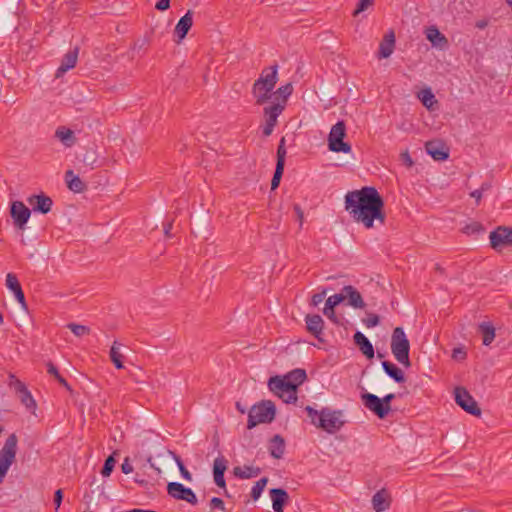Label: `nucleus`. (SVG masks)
I'll return each mask as SVG.
<instances>
[{"mask_svg":"<svg viewBox=\"0 0 512 512\" xmlns=\"http://www.w3.org/2000/svg\"><path fill=\"white\" fill-rule=\"evenodd\" d=\"M345 210L352 219L363 224L367 229L374 227L377 220L381 225L386 222L384 199L375 187L364 186L361 189L349 191L345 195Z\"/></svg>","mask_w":512,"mask_h":512,"instance_id":"1","label":"nucleus"},{"mask_svg":"<svg viewBox=\"0 0 512 512\" xmlns=\"http://www.w3.org/2000/svg\"><path fill=\"white\" fill-rule=\"evenodd\" d=\"M278 81V65H272L262 70L259 78L252 86V95L256 105H264L273 101V90Z\"/></svg>","mask_w":512,"mask_h":512,"instance_id":"2","label":"nucleus"},{"mask_svg":"<svg viewBox=\"0 0 512 512\" xmlns=\"http://www.w3.org/2000/svg\"><path fill=\"white\" fill-rule=\"evenodd\" d=\"M390 346L395 359L406 368L410 367V342L402 327L394 328L391 336Z\"/></svg>","mask_w":512,"mask_h":512,"instance_id":"3","label":"nucleus"},{"mask_svg":"<svg viewBox=\"0 0 512 512\" xmlns=\"http://www.w3.org/2000/svg\"><path fill=\"white\" fill-rule=\"evenodd\" d=\"M276 414L275 404L270 400H263L253 405L248 413L247 428L253 429L261 423H271Z\"/></svg>","mask_w":512,"mask_h":512,"instance_id":"4","label":"nucleus"},{"mask_svg":"<svg viewBox=\"0 0 512 512\" xmlns=\"http://www.w3.org/2000/svg\"><path fill=\"white\" fill-rule=\"evenodd\" d=\"M395 399V394L389 393L383 398L372 393H362L361 400L364 406L373 412L378 418L384 419L391 411V402Z\"/></svg>","mask_w":512,"mask_h":512,"instance_id":"5","label":"nucleus"},{"mask_svg":"<svg viewBox=\"0 0 512 512\" xmlns=\"http://www.w3.org/2000/svg\"><path fill=\"white\" fill-rule=\"evenodd\" d=\"M346 137V124L344 121H338L332 126L328 135V148L335 153H350L351 145L344 141Z\"/></svg>","mask_w":512,"mask_h":512,"instance_id":"6","label":"nucleus"},{"mask_svg":"<svg viewBox=\"0 0 512 512\" xmlns=\"http://www.w3.org/2000/svg\"><path fill=\"white\" fill-rule=\"evenodd\" d=\"M342 416L343 412L341 410H332L328 407H324L320 411L317 428L330 434L335 433L344 425Z\"/></svg>","mask_w":512,"mask_h":512,"instance_id":"7","label":"nucleus"},{"mask_svg":"<svg viewBox=\"0 0 512 512\" xmlns=\"http://www.w3.org/2000/svg\"><path fill=\"white\" fill-rule=\"evenodd\" d=\"M18 438L16 434H10L0 450V474L6 476L10 466L15 460L17 453Z\"/></svg>","mask_w":512,"mask_h":512,"instance_id":"8","label":"nucleus"},{"mask_svg":"<svg viewBox=\"0 0 512 512\" xmlns=\"http://www.w3.org/2000/svg\"><path fill=\"white\" fill-rule=\"evenodd\" d=\"M455 402L459 405L465 412L479 417L481 416V408L475 399L471 396L468 390L462 386H458L454 390Z\"/></svg>","mask_w":512,"mask_h":512,"instance_id":"9","label":"nucleus"},{"mask_svg":"<svg viewBox=\"0 0 512 512\" xmlns=\"http://www.w3.org/2000/svg\"><path fill=\"white\" fill-rule=\"evenodd\" d=\"M285 110L283 105L279 103H271L270 105L264 107L263 114L265 118V124L262 127V133L265 137H268L272 134L274 127L277 125V119Z\"/></svg>","mask_w":512,"mask_h":512,"instance_id":"10","label":"nucleus"},{"mask_svg":"<svg viewBox=\"0 0 512 512\" xmlns=\"http://www.w3.org/2000/svg\"><path fill=\"white\" fill-rule=\"evenodd\" d=\"M9 386L14 388L21 403L30 411L36 409V401L34 400L31 392L27 389L26 385L20 381L16 376L10 375Z\"/></svg>","mask_w":512,"mask_h":512,"instance_id":"11","label":"nucleus"},{"mask_svg":"<svg viewBox=\"0 0 512 512\" xmlns=\"http://www.w3.org/2000/svg\"><path fill=\"white\" fill-rule=\"evenodd\" d=\"M10 215L15 227L24 230L31 216V210L22 201H13L10 206Z\"/></svg>","mask_w":512,"mask_h":512,"instance_id":"12","label":"nucleus"},{"mask_svg":"<svg viewBox=\"0 0 512 512\" xmlns=\"http://www.w3.org/2000/svg\"><path fill=\"white\" fill-rule=\"evenodd\" d=\"M490 245L498 250L504 246H512V227L498 226L489 235Z\"/></svg>","mask_w":512,"mask_h":512,"instance_id":"13","label":"nucleus"},{"mask_svg":"<svg viewBox=\"0 0 512 512\" xmlns=\"http://www.w3.org/2000/svg\"><path fill=\"white\" fill-rule=\"evenodd\" d=\"M168 494L177 499L184 500L192 505L198 503L197 497L191 488L185 487L183 484L178 482H169L167 485Z\"/></svg>","mask_w":512,"mask_h":512,"instance_id":"14","label":"nucleus"},{"mask_svg":"<svg viewBox=\"0 0 512 512\" xmlns=\"http://www.w3.org/2000/svg\"><path fill=\"white\" fill-rule=\"evenodd\" d=\"M425 150L436 161H445L449 158V148L442 140L427 141Z\"/></svg>","mask_w":512,"mask_h":512,"instance_id":"15","label":"nucleus"},{"mask_svg":"<svg viewBox=\"0 0 512 512\" xmlns=\"http://www.w3.org/2000/svg\"><path fill=\"white\" fill-rule=\"evenodd\" d=\"M27 202L32 206L33 211L41 214L49 213L53 205L52 199L44 193L29 196Z\"/></svg>","mask_w":512,"mask_h":512,"instance_id":"16","label":"nucleus"},{"mask_svg":"<svg viewBox=\"0 0 512 512\" xmlns=\"http://www.w3.org/2000/svg\"><path fill=\"white\" fill-rule=\"evenodd\" d=\"M305 323L308 332L322 342L323 339L321 336L324 328V320L322 317L318 314H308L305 317Z\"/></svg>","mask_w":512,"mask_h":512,"instance_id":"17","label":"nucleus"},{"mask_svg":"<svg viewBox=\"0 0 512 512\" xmlns=\"http://www.w3.org/2000/svg\"><path fill=\"white\" fill-rule=\"evenodd\" d=\"M193 11L188 10L184 16H182L175 27V35L177 36L176 43H180L188 34L189 30L193 25Z\"/></svg>","mask_w":512,"mask_h":512,"instance_id":"18","label":"nucleus"},{"mask_svg":"<svg viewBox=\"0 0 512 512\" xmlns=\"http://www.w3.org/2000/svg\"><path fill=\"white\" fill-rule=\"evenodd\" d=\"M272 507L275 512H284L285 506L288 504L290 497L283 488H272L269 491Z\"/></svg>","mask_w":512,"mask_h":512,"instance_id":"19","label":"nucleus"},{"mask_svg":"<svg viewBox=\"0 0 512 512\" xmlns=\"http://www.w3.org/2000/svg\"><path fill=\"white\" fill-rule=\"evenodd\" d=\"M268 387L278 397H284V394L294 390V385H291L284 376H273L268 381Z\"/></svg>","mask_w":512,"mask_h":512,"instance_id":"20","label":"nucleus"},{"mask_svg":"<svg viewBox=\"0 0 512 512\" xmlns=\"http://www.w3.org/2000/svg\"><path fill=\"white\" fill-rule=\"evenodd\" d=\"M227 469V460L224 457H218L214 460L213 464V475L215 484L225 490V495L228 497L229 494L226 490V482L224 473Z\"/></svg>","mask_w":512,"mask_h":512,"instance_id":"21","label":"nucleus"},{"mask_svg":"<svg viewBox=\"0 0 512 512\" xmlns=\"http://www.w3.org/2000/svg\"><path fill=\"white\" fill-rule=\"evenodd\" d=\"M344 300H348V305L356 309H363L366 306L360 292L352 285H346L342 288Z\"/></svg>","mask_w":512,"mask_h":512,"instance_id":"22","label":"nucleus"},{"mask_svg":"<svg viewBox=\"0 0 512 512\" xmlns=\"http://www.w3.org/2000/svg\"><path fill=\"white\" fill-rule=\"evenodd\" d=\"M426 38L431 42L432 46L441 50L447 49L449 41L447 37L442 34L436 26H430L425 31Z\"/></svg>","mask_w":512,"mask_h":512,"instance_id":"23","label":"nucleus"},{"mask_svg":"<svg viewBox=\"0 0 512 512\" xmlns=\"http://www.w3.org/2000/svg\"><path fill=\"white\" fill-rule=\"evenodd\" d=\"M79 48L75 47L73 50L68 51L62 58L61 64L58 67L55 76L58 78L66 73L68 70L75 67L78 59Z\"/></svg>","mask_w":512,"mask_h":512,"instance_id":"24","label":"nucleus"},{"mask_svg":"<svg viewBox=\"0 0 512 512\" xmlns=\"http://www.w3.org/2000/svg\"><path fill=\"white\" fill-rule=\"evenodd\" d=\"M353 340L355 345L359 348L362 354L367 357V359H372L374 357V347L363 333L360 331L355 332Z\"/></svg>","mask_w":512,"mask_h":512,"instance_id":"25","label":"nucleus"},{"mask_svg":"<svg viewBox=\"0 0 512 512\" xmlns=\"http://www.w3.org/2000/svg\"><path fill=\"white\" fill-rule=\"evenodd\" d=\"M395 47V34L391 30L389 31L379 45V52L378 57L381 58H388L394 50Z\"/></svg>","mask_w":512,"mask_h":512,"instance_id":"26","label":"nucleus"},{"mask_svg":"<svg viewBox=\"0 0 512 512\" xmlns=\"http://www.w3.org/2000/svg\"><path fill=\"white\" fill-rule=\"evenodd\" d=\"M372 506L376 512H383L390 506V495L385 489L377 491L372 497Z\"/></svg>","mask_w":512,"mask_h":512,"instance_id":"27","label":"nucleus"},{"mask_svg":"<svg viewBox=\"0 0 512 512\" xmlns=\"http://www.w3.org/2000/svg\"><path fill=\"white\" fill-rule=\"evenodd\" d=\"M268 450L273 458L281 459L285 452L284 438L279 434L274 435L269 441Z\"/></svg>","mask_w":512,"mask_h":512,"instance_id":"28","label":"nucleus"},{"mask_svg":"<svg viewBox=\"0 0 512 512\" xmlns=\"http://www.w3.org/2000/svg\"><path fill=\"white\" fill-rule=\"evenodd\" d=\"M65 180L68 188L74 193H82L87 189V185L82 179L75 175L72 170H68L65 173Z\"/></svg>","mask_w":512,"mask_h":512,"instance_id":"29","label":"nucleus"},{"mask_svg":"<svg viewBox=\"0 0 512 512\" xmlns=\"http://www.w3.org/2000/svg\"><path fill=\"white\" fill-rule=\"evenodd\" d=\"M382 367L385 373L392 378L396 383H404L406 381L404 372L390 361H383Z\"/></svg>","mask_w":512,"mask_h":512,"instance_id":"30","label":"nucleus"},{"mask_svg":"<svg viewBox=\"0 0 512 512\" xmlns=\"http://www.w3.org/2000/svg\"><path fill=\"white\" fill-rule=\"evenodd\" d=\"M293 92V86L291 83L280 86L276 91L273 90V103H279L285 108L288 102L289 96Z\"/></svg>","mask_w":512,"mask_h":512,"instance_id":"31","label":"nucleus"},{"mask_svg":"<svg viewBox=\"0 0 512 512\" xmlns=\"http://www.w3.org/2000/svg\"><path fill=\"white\" fill-rule=\"evenodd\" d=\"M478 332L482 335V342L485 346H489L495 339V327L491 322L480 323Z\"/></svg>","mask_w":512,"mask_h":512,"instance_id":"32","label":"nucleus"},{"mask_svg":"<svg viewBox=\"0 0 512 512\" xmlns=\"http://www.w3.org/2000/svg\"><path fill=\"white\" fill-rule=\"evenodd\" d=\"M284 378L290 382L291 385H294V390H297L298 387L307 379V374L304 369L296 368L284 375Z\"/></svg>","mask_w":512,"mask_h":512,"instance_id":"33","label":"nucleus"},{"mask_svg":"<svg viewBox=\"0 0 512 512\" xmlns=\"http://www.w3.org/2000/svg\"><path fill=\"white\" fill-rule=\"evenodd\" d=\"M55 136L66 146L71 147L76 143V137L74 136V132L66 128L64 126H60L57 128L55 132Z\"/></svg>","mask_w":512,"mask_h":512,"instance_id":"34","label":"nucleus"},{"mask_svg":"<svg viewBox=\"0 0 512 512\" xmlns=\"http://www.w3.org/2000/svg\"><path fill=\"white\" fill-rule=\"evenodd\" d=\"M260 472H261V470L259 467H252V466H244V467L237 466L233 469L234 475L241 479H249L252 477H256L260 474Z\"/></svg>","mask_w":512,"mask_h":512,"instance_id":"35","label":"nucleus"},{"mask_svg":"<svg viewBox=\"0 0 512 512\" xmlns=\"http://www.w3.org/2000/svg\"><path fill=\"white\" fill-rule=\"evenodd\" d=\"M119 345L120 344L117 341H114L113 345L111 346L109 355L115 367L117 369H123V355L119 352Z\"/></svg>","mask_w":512,"mask_h":512,"instance_id":"36","label":"nucleus"},{"mask_svg":"<svg viewBox=\"0 0 512 512\" xmlns=\"http://www.w3.org/2000/svg\"><path fill=\"white\" fill-rule=\"evenodd\" d=\"M267 483H268V478L267 477H262L252 487L250 496H251V498L254 501H256V500H258L260 498V496H261L262 492L264 491Z\"/></svg>","mask_w":512,"mask_h":512,"instance_id":"37","label":"nucleus"},{"mask_svg":"<svg viewBox=\"0 0 512 512\" xmlns=\"http://www.w3.org/2000/svg\"><path fill=\"white\" fill-rule=\"evenodd\" d=\"M420 100L422 104L428 109H432L433 104L437 102L430 88L421 91Z\"/></svg>","mask_w":512,"mask_h":512,"instance_id":"38","label":"nucleus"},{"mask_svg":"<svg viewBox=\"0 0 512 512\" xmlns=\"http://www.w3.org/2000/svg\"><path fill=\"white\" fill-rule=\"evenodd\" d=\"M462 231L467 235H475L483 233L485 228L480 222L474 221L465 225Z\"/></svg>","mask_w":512,"mask_h":512,"instance_id":"39","label":"nucleus"},{"mask_svg":"<svg viewBox=\"0 0 512 512\" xmlns=\"http://www.w3.org/2000/svg\"><path fill=\"white\" fill-rule=\"evenodd\" d=\"M116 454V452H114L112 455L108 456L104 462V465L102 467V470H101V474L104 476V477H108L111 475V473L113 472V469H114V466H115V463H116V460L114 458V455Z\"/></svg>","mask_w":512,"mask_h":512,"instance_id":"40","label":"nucleus"},{"mask_svg":"<svg viewBox=\"0 0 512 512\" xmlns=\"http://www.w3.org/2000/svg\"><path fill=\"white\" fill-rule=\"evenodd\" d=\"M67 327L72 331V333L77 337H82L88 335L90 333V328L85 325L69 323Z\"/></svg>","mask_w":512,"mask_h":512,"instance_id":"41","label":"nucleus"},{"mask_svg":"<svg viewBox=\"0 0 512 512\" xmlns=\"http://www.w3.org/2000/svg\"><path fill=\"white\" fill-rule=\"evenodd\" d=\"M6 286L13 293L18 291L19 289H22L17 276L15 274H13V273H8L7 274V276H6Z\"/></svg>","mask_w":512,"mask_h":512,"instance_id":"42","label":"nucleus"},{"mask_svg":"<svg viewBox=\"0 0 512 512\" xmlns=\"http://www.w3.org/2000/svg\"><path fill=\"white\" fill-rule=\"evenodd\" d=\"M286 148H285V138L282 137L280 139L278 148H277V162L276 165L285 166V158H286Z\"/></svg>","mask_w":512,"mask_h":512,"instance_id":"43","label":"nucleus"},{"mask_svg":"<svg viewBox=\"0 0 512 512\" xmlns=\"http://www.w3.org/2000/svg\"><path fill=\"white\" fill-rule=\"evenodd\" d=\"M284 166L276 165L273 178L271 180V190H275L279 187L281 178L283 176Z\"/></svg>","mask_w":512,"mask_h":512,"instance_id":"44","label":"nucleus"},{"mask_svg":"<svg viewBox=\"0 0 512 512\" xmlns=\"http://www.w3.org/2000/svg\"><path fill=\"white\" fill-rule=\"evenodd\" d=\"M344 301V296L342 294V291L338 294H334L330 297H328V299L326 300V303H325V307L326 308H335L336 306H338L340 303H342Z\"/></svg>","mask_w":512,"mask_h":512,"instance_id":"45","label":"nucleus"},{"mask_svg":"<svg viewBox=\"0 0 512 512\" xmlns=\"http://www.w3.org/2000/svg\"><path fill=\"white\" fill-rule=\"evenodd\" d=\"M374 1L375 0H359L353 12V16H357L358 14L367 10L370 6L374 4Z\"/></svg>","mask_w":512,"mask_h":512,"instance_id":"46","label":"nucleus"},{"mask_svg":"<svg viewBox=\"0 0 512 512\" xmlns=\"http://www.w3.org/2000/svg\"><path fill=\"white\" fill-rule=\"evenodd\" d=\"M175 460H176V462H177V465H178V467H179V471H180V473H181L182 477H183L184 479H186L187 481H191V480H192V475H191V473L186 469V467H185V465H184L183 461L181 460V458H180L179 456H176V455H175Z\"/></svg>","mask_w":512,"mask_h":512,"instance_id":"47","label":"nucleus"},{"mask_svg":"<svg viewBox=\"0 0 512 512\" xmlns=\"http://www.w3.org/2000/svg\"><path fill=\"white\" fill-rule=\"evenodd\" d=\"M379 322H380V317L377 314H372V313L368 314L367 318L363 319V323L368 328L377 326L379 324Z\"/></svg>","mask_w":512,"mask_h":512,"instance_id":"48","label":"nucleus"},{"mask_svg":"<svg viewBox=\"0 0 512 512\" xmlns=\"http://www.w3.org/2000/svg\"><path fill=\"white\" fill-rule=\"evenodd\" d=\"M305 411L311 420V423L317 427L320 411L318 412L311 406H306Z\"/></svg>","mask_w":512,"mask_h":512,"instance_id":"49","label":"nucleus"},{"mask_svg":"<svg viewBox=\"0 0 512 512\" xmlns=\"http://www.w3.org/2000/svg\"><path fill=\"white\" fill-rule=\"evenodd\" d=\"M327 289H323L321 292L315 293L311 298V305L318 306L326 297Z\"/></svg>","mask_w":512,"mask_h":512,"instance_id":"50","label":"nucleus"},{"mask_svg":"<svg viewBox=\"0 0 512 512\" xmlns=\"http://www.w3.org/2000/svg\"><path fill=\"white\" fill-rule=\"evenodd\" d=\"M281 399H283V401L287 404H290V403H296L297 400H298V397H297V390H291L289 392H286L284 394V397H280Z\"/></svg>","mask_w":512,"mask_h":512,"instance_id":"51","label":"nucleus"},{"mask_svg":"<svg viewBox=\"0 0 512 512\" xmlns=\"http://www.w3.org/2000/svg\"><path fill=\"white\" fill-rule=\"evenodd\" d=\"M400 159H401L402 163H403L406 167H408V168H411V167L414 165V161H413V159L411 158V156H410V154H409L408 150H406V151H404V152H402V153L400 154Z\"/></svg>","mask_w":512,"mask_h":512,"instance_id":"52","label":"nucleus"},{"mask_svg":"<svg viewBox=\"0 0 512 512\" xmlns=\"http://www.w3.org/2000/svg\"><path fill=\"white\" fill-rule=\"evenodd\" d=\"M62 501H63V490L57 489L54 493V499H53L56 511L60 508Z\"/></svg>","mask_w":512,"mask_h":512,"instance_id":"53","label":"nucleus"},{"mask_svg":"<svg viewBox=\"0 0 512 512\" xmlns=\"http://www.w3.org/2000/svg\"><path fill=\"white\" fill-rule=\"evenodd\" d=\"M210 507L224 510L225 509L224 501L221 498L213 497L210 500Z\"/></svg>","mask_w":512,"mask_h":512,"instance_id":"54","label":"nucleus"},{"mask_svg":"<svg viewBox=\"0 0 512 512\" xmlns=\"http://www.w3.org/2000/svg\"><path fill=\"white\" fill-rule=\"evenodd\" d=\"M16 300L21 304L22 308L27 310V304L25 300V295L22 289H19L14 293Z\"/></svg>","mask_w":512,"mask_h":512,"instance_id":"55","label":"nucleus"},{"mask_svg":"<svg viewBox=\"0 0 512 512\" xmlns=\"http://www.w3.org/2000/svg\"><path fill=\"white\" fill-rule=\"evenodd\" d=\"M170 2L171 0H158L155 4V9L158 11H166L170 8Z\"/></svg>","mask_w":512,"mask_h":512,"instance_id":"56","label":"nucleus"},{"mask_svg":"<svg viewBox=\"0 0 512 512\" xmlns=\"http://www.w3.org/2000/svg\"><path fill=\"white\" fill-rule=\"evenodd\" d=\"M334 309H335V308H331V309H329V308L324 307V309H323V313H324V315H325L328 319H330L332 322H334V323H338L337 316H336V314H335Z\"/></svg>","mask_w":512,"mask_h":512,"instance_id":"57","label":"nucleus"},{"mask_svg":"<svg viewBox=\"0 0 512 512\" xmlns=\"http://www.w3.org/2000/svg\"><path fill=\"white\" fill-rule=\"evenodd\" d=\"M121 471L124 474H129L133 471V467L130 464L129 458L126 457L121 465Z\"/></svg>","mask_w":512,"mask_h":512,"instance_id":"58","label":"nucleus"},{"mask_svg":"<svg viewBox=\"0 0 512 512\" xmlns=\"http://www.w3.org/2000/svg\"><path fill=\"white\" fill-rule=\"evenodd\" d=\"M293 208H294L295 214L297 216V220L299 221L300 226H302L303 220H304V212L301 209L299 204H294Z\"/></svg>","mask_w":512,"mask_h":512,"instance_id":"59","label":"nucleus"},{"mask_svg":"<svg viewBox=\"0 0 512 512\" xmlns=\"http://www.w3.org/2000/svg\"><path fill=\"white\" fill-rule=\"evenodd\" d=\"M452 357L456 360H463L466 358V352L462 348H455Z\"/></svg>","mask_w":512,"mask_h":512,"instance_id":"60","label":"nucleus"},{"mask_svg":"<svg viewBox=\"0 0 512 512\" xmlns=\"http://www.w3.org/2000/svg\"><path fill=\"white\" fill-rule=\"evenodd\" d=\"M46 366H47L48 374H50L54 378H56V377H58L60 375V373L58 371V368L52 362H48L46 364Z\"/></svg>","mask_w":512,"mask_h":512,"instance_id":"61","label":"nucleus"},{"mask_svg":"<svg viewBox=\"0 0 512 512\" xmlns=\"http://www.w3.org/2000/svg\"><path fill=\"white\" fill-rule=\"evenodd\" d=\"M172 226H173V220L171 221H168L166 223L163 224V230H164V234L167 238H170L171 237V234H170V231L172 229Z\"/></svg>","mask_w":512,"mask_h":512,"instance_id":"62","label":"nucleus"},{"mask_svg":"<svg viewBox=\"0 0 512 512\" xmlns=\"http://www.w3.org/2000/svg\"><path fill=\"white\" fill-rule=\"evenodd\" d=\"M482 194H483L482 190L476 189V190H474V191H472L470 193V196L472 198H475V200H476V202L478 204L480 202L481 198H482Z\"/></svg>","mask_w":512,"mask_h":512,"instance_id":"63","label":"nucleus"},{"mask_svg":"<svg viewBox=\"0 0 512 512\" xmlns=\"http://www.w3.org/2000/svg\"><path fill=\"white\" fill-rule=\"evenodd\" d=\"M57 380V382L63 386L64 388H66L67 390L71 391V386L68 384V382L66 381L65 378H63L61 375H59L58 377L55 378Z\"/></svg>","mask_w":512,"mask_h":512,"instance_id":"64","label":"nucleus"}]
</instances>
